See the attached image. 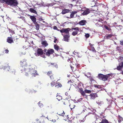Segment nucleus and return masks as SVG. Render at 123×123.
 Here are the masks:
<instances>
[{
	"mask_svg": "<svg viewBox=\"0 0 123 123\" xmlns=\"http://www.w3.org/2000/svg\"><path fill=\"white\" fill-rule=\"evenodd\" d=\"M20 65H21L20 68L22 72H24L25 73V75L28 77L31 75L32 77H35L37 75L36 70L33 69L31 68H25V67L27 66V60L25 59L20 61Z\"/></svg>",
	"mask_w": 123,
	"mask_h": 123,
	"instance_id": "nucleus-1",
	"label": "nucleus"
},
{
	"mask_svg": "<svg viewBox=\"0 0 123 123\" xmlns=\"http://www.w3.org/2000/svg\"><path fill=\"white\" fill-rule=\"evenodd\" d=\"M3 2L13 6H16L18 4L17 0H2Z\"/></svg>",
	"mask_w": 123,
	"mask_h": 123,
	"instance_id": "nucleus-2",
	"label": "nucleus"
},
{
	"mask_svg": "<svg viewBox=\"0 0 123 123\" xmlns=\"http://www.w3.org/2000/svg\"><path fill=\"white\" fill-rule=\"evenodd\" d=\"M10 67L8 65L6 66L1 65L0 66V69H3L4 70H6V71H10L11 72L15 73V70L13 69H11Z\"/></svg>",
	"mask_w": 123,
	"mask_h": 123,
	"instance_id": "nucleus-3",
	"label": "nucleus"
},
{
	"mask_svg": "<svg viewBox=\"0 0 123 123\" xmlns=\"http://www.w3.org/2000/svg\"><path fill=\"white\" fill-rule=\"evenodd\" d=\"M79 92H80L81 94L85 98H87V96L85 94V93H89L91 92V91L90 90H88L86 89H85L84 91H83V90L81 88H79Z\"/></svg>",
	"mask_w": 123,
	"mask_h": 123,
	"instance_id": "nucleus-4",
	"label": "nucleus"
},
{
	"mask_svg": "<svg viewBox=\"0 0 123 123\" xmlns=\"http://www.w3.org/2000/svg\"><path fill=\"white\" fill-rule=\"evenodd\" d=\"M83 11L84 12L81 13V15H85L88 14L90 12V11L89 9L87 8L86 9L85 7L84 10Z\"/></svg>",
	"mask_w": 123,
	"mask_h": 123,
	"instance_id": "nucleus-5",
	"label": "nucleus"
},
{
	"mask_svg": "<svg viewBox=\"0 0 123 123\" xmlns=\"http://www.w3.org/2000/svg\"><path fill=\"white\" fill-rule=\"evenodd\" d=\"M84 9L85 7H83L82 6L77 5V12L80 11L81 12L84 10Z\"/></svg>",
	"mask_w": 123,
	"mask_h": 123,
	"instance_id": "nucleus-6",
	"label": "nucleus"
},
{
	"mask_svg": "<svg viewBox=\"0 0 123 123\" xmlns=\"http://www.w3.org/2000/svg\"><path fill=\"white\" fill-rule=\"evenodd\" d=\"M44 117L42 116L40 117L39 119H36V121L37 122V123H42L44 121Z\"/></svg>",
	"mask_w": 123,
	"mask_h": 123,
	"instance_id": "nucleus-7",
	"label": "nucleus"
},
{
	"mask_svg": "<svg viewBox=\"0 0 123 123\" xmlns=\"http://www.w3.org/2000/svg\"><path fill=\"white\" fill-rule=\"evenodd\" d=\"M70 29L69 28L66 29L63 28L60 30L61 33H65L68 34L69 33V31L70 30Z\"/></svg>",
	"mask_w": 123,
	"mask_h": 123,
	"instance_id": "nucleus-8",
	"label": "nucleus"
},
{
	"mask_svg": "<svg viewBox=\"0 0 123 123\" xmlns=\"http://www.w3.org/2000/svg\"><path fill=\"white\" fill-rule=\"evenodd\" d=\"M111 74H109L106 75H104L102 79V80L104 81H105L109 78H110V77L111 76Z\"/></svg>",
	"mask_w": 123,
	"mask_h": 123,
	"instance_id": "nucleus-9",
	"label": "nucleus"
},
{
	"mask_svg": "<svg viewBox=\"0 0 123 123\" xmlns=\"http://www.w3.org/2000/svg\"><path fill=\"white\" fill-rule=\"evenodd\" d=\"M7 42L10 43H13V41L12 38L11 37H8L7 39Z\"/></svg>",
	"mask_w": 123,
	"mask_h": 123,
	"instance_id": "nucleus-10",
	"label": "nucleus"
},
{
	"mask_svg": "<svg viewBox=\"0 0 123 123\" xmlns=\"http://www.w3.org/2000/svg\"><path fill=\"white\" fill-rule=\"evenodd\" d=\"M30 18L34 23H35L36 22V18L35 16H30Z\"/></svg>",
	"mask_w": 123,
	"mask_h": 123,
	"instance_id": "nucleus-11",
	"label": "nucleus"
},
{
	"mask_svg": "<svg viewBox=\"0 0 123 123\" xmlns=\"http://www.w3.org/2000/svg\"><path fill=\"white\" fill-rule=\"evenodd\" d=\"M70 12V10L69 9H64L62 10V13L63 14H64L66 13H68Z\"/></svg>",
	"mask_w": 123,
	"mask_h": 123,
	"instance_id": "nucleus-12",
	"label": "nucleus"
},
{
	"mask_svg": "<svg viewBox=\"0 0 123 123\" xmlns=\"http://www.w3.org/2000/svg\"><path fill=\"white\" fill-rule=\"evenodd\" d=\"M50 54H36V56H40L41 57H42L43 58H45L47 56H50Z\"/></svg>",
	"mask_w": 123,
	"mask_h": 123,
	"instance_id": "nucleus-13",
	"label": "nucleus"
},
{
	"mask_svg": "<svg viewBox=\"0 0 123 123\" xmlns=\"http://www.w3.org/2000/svg\"><path fill=\"white\" fill-rule=\"evenodd\" d=\"M37 52V54H43V50L41 48H38Z\"/></svg>",
	"mask_w": 123,
	"mask_h": 123,
	"instance_id": "nucleus-14",
	"label": "nucleus"
},
{
	"mask_svg": "<svg viewBox=\"0 0 123 123\" xmlns=\"http://www.w3.org/2000/svg\"><path fill=\"white\" fill-rule=\"evenodd\" d=\"M54 52V51L53 49H48L46 54H53Z\"/></svg>",
	"mask_w": 123,
	"mask_h": 123,
	"instance_id": "nucleus-15",
	"label": "nucleus"
},
{
	"mask_svg": "<svg viewBox=\"0 0 123 123\" xmlns=\"http://www.w3.org/2000/svg\"><path fill=\"white\" fill-rule=\"evenodd\" d=\"M62 86V85L60 82H58L57 83H56L55 85V87L56 88H59L61 87Z\"/></svg>",
	"mask_w": 123,
	"mask_h": 123,
	"instance_id": "nucleus-16",
	"label": "nucleus"
},
{
	"mask_svg": "<svg viewBox=\"0 0 123 123\" xmlns=\"http://www.w3.org/2000/svg\"><path fill=\"white\" fill-rule=\"evenodd\" d=\"M86 22V20H82L79 22V24L80 25H85Z\"/></svg>",
	"mask_w": 123,
	"mask_h": 123,
	"instance_id": "nucleus-17",
	"label": "nucleus"
},
{
	"mask_svg": "<svg viewBox=\"0 0 123 123\" xmlns=\"http://www.w3.org/2000/svg\"><path fill=\"white\" fill-rule=\"evenodd\" d=\"M29 11L33 13L36 14H37V13L36 11L32 8H30V9Z\"/></svg>",
	"mask_w": 123,
	"mask_h": 123,
	"instance_id": "nucleus-18",
	"label": "nucleus"
},
{
	"mask_svg": "<svg viewBox=\"0 0 123 123\" xmlns=\"http://www.w3.org/2000/svg\"><path fill=\"white\" fill-rule=\"evenodd\" d=\"M69 36L68 35H66L64 37V40L65 41H67L68 40V38Z\"/></svg>",
	"mask_w": 123,
	"mask_h": 123,
	"instance_id": "nucleus-19",
	"label": "nucleus"
},
{
	"mask_svg": "<svg viewBox=\"0 0 123 123\" xmlns=\"http://www.w3.org/2000/svg\"><path fill=\"white\" fill-rule=\"evenodd\" d=\"M41 44L44 46L46 47L48 45V44L47 43L46 41H42L41 43Z\"/></svg>",
	"mask_w": 123,
	"mask_h": 123,
	"instance_id": "nucleus-20",
	"label": "nucleus"
},
{
	"mask_svg": "<svg viewBox=\"0 0 123 123\" xmlns=\"http://www.w3.org/2000/svg\"><path fill=\"white\" fill-rule=\"evenodd\" d=\"M53 74L52 71V70L49 71L47 73V75L49 76H50Z\"/></svg>",
	"mask_w": 123,
	"mask_h": 123,
	"instance_id": "nucleus-21",
	"label": "nucleus"
},
{
	"mask_svg": "<svg viewBox=\"0 0 123 123\" xmlns=\"http://www.w3.org/2000/svg\"><path fill=\"white\" fill-rule=\"evenodd\" d=\"M96 26L98 27L102 26L103 25V23L99 21L98 23L96 24Z\"/></svg>",
	"mask_w": 123,
	"mask_h": 123,
	"instance_id": "nucleus-22",
	"label": "nucleus"
},
{
	"mask_svg": "<svg viewBox=\"0 0 123 123\" xmlns=\"http://www.w3.org/2000/svg\"><path fill=\"white\" fill-rule=\"evenodd\" d=\"M96 94H90V96L91 97V98L92 99H94L95 97H96Z\"/></svg>",
	"mask_w": 123,
	"mask_h": 123,
	"instance_id": "nucleus-23",
	"label": "nucleus"
},
{
	"mask_svg": "<svg viewBox=\"0 0 123 123\" xmlns=\"http://www.w3.org/2000/svg\"><path fill=\"white\" fill-rule=\"evenodd\" d=\"M77 13L76 12H72L70 15V17L71 18H72L74 17V14L76 13Z\"/></svg>",
	"mask_w": 123,
	"mask_h": 123,
	"instance_id": "nucleus-24",
	"label": "nucleus"
},
{
	"mask_svg": "<svg viewBox=\"0 0 123 123\" xmlns=\"http://www.w3.org/2000/svg\"><path fill=\"white\" fill-rule=\"evenodd\" d=\"M104 77V75L101 74H99L98 75V77L99 79L100 80H102V79Z\"/></svg>",
	"mask_w": 123,
	"mask_h": 123,
	"instance_id": "nucleus-25",
	"label": "nucleus"
},
{
	"mask_svg": "<svg viewBox=\"0 0 123 123\" xmlns=\"http://www.w3.org/2000/svg\"><path fill=\"white\" fill-rule=\"evenodd\" d=\"M35 25L36 29L37 30H38L39 29V25L38 24L37 22H36L35 23H34Z\"/></svg>",
	"mask_w": 123,
	"mask_h": 123,
	"instance_id": "nucleus-26",
	"label": "nucleus"
},
{
	"mask_svg": "<svg viewBox=\"0 0 123 123\" xmlns=\"http://www.w3.org/2000/svg\"><path fill=\"white\" fill-rule=\"evenodd\" d=\"M70 67L72 69V70L73 71V72H74V73L75 74V72L76 70V68H74V67H73L72 66H71Z\"/></svg>",
	"mask_w": 123,
	"mask_h": 123,
	"instance_id": "nucleus-27",
	"label": "nucleus"
},
{
	"mask_svg": "<svg viewBox=\"0 0 123 123\" xmlns=\"http://www.w3.org/2000/svg\"><path fill=\"white\" fill-rule=\"evenodd\" d=\"M69 106L71 109H74V107L75 106L72 103L70 104L69 105Z\"/></svg>",
	"mask_w": 123,
	"mask_h": 123,
	"instance_id": "nucleus-28",
	"label": "nucleus"
},
{
	"mask_svg": "<svg viewBox=\"0 0 123 123\" xmlns=\"http://www.w3.org/2000/svg\"><path fill=\"white\" fill-rule=\"evenodd\" d=\"M52 82L50 83L51 86L53 87L55 86V83L54 81H52Z\"/></svg>",
	"mask_w": 123,
	"mask_h": 123,
	"instance_id": "nucleus-29",
	"label": "nucleus"
},
{
	"mask_svg": "<svg viewBox=\"0 0 123 123\" xmlns=\"http://www.w3.org/2000/svg\"><path fill=\"white\" fill-rule=\"evenodd\" d=\"M49 77L50 78L51 80L52 81H55V80H54L55 78L54 74L52 75L49 76Z\"/></svg>",
	"mask_w": 123,
	"mask_h": 123,
	"instance_id": "nucleus-30",
	"label": "nucleus"
},
{
	"mask_svg": "<svg viewBox=\"0 0 123 123\" xmlns=\"http://www.w3.org/2000/svg\"><path fill=\"white\" fill-rule=\"evenodd\" d=\"M99 123H108L106 119H104L102 120L101 122Z\"/></svg>",
	"mask_w": 123,
	"mask_h": 123,
	"instance_id": "nucleus-31",
	"label": "nucleus"
},
{
	"mask_svg": "<svg viewBox=\"0 0 123 123\" xmlns=\"http://www.w3.org/2000/svg\"><path fill=\"white\" fill-rule=\"evenodd\" d=\"M55 49L58 51L59 49V47L57 45H54Z\"/></svg>",
	"mask_w": 123,
	"mask_h": 123,
	"instance_id": "nucleus-32",
	"label": "nucleus"
},
{
	"mask_svg": "<svg viewBox=\"0 0 123 123\" xmlns=\"http://www.w3.org/2000/svg\"><path fill=\"white\" fill-rule=\"evenodd\" d=\"M94 86L95 87H97L98 88H101V85H94Z\"/></svg>",
	"mask_w": 123,
	"mask_h": 123,
	"instance_id": "nucleus-33",
	"label": "nucleus"
},
{
	"mask_svg": "<svg viewBox=\"0 0 123 123\" xmlns=\"http://www.w3.org/2000/svg\"><path fill=\"white\" fill-rule=\"evenodd\" d=\"M112 36V35L110 34L107 36L106 37L107 39H108L111 38Z\"/></svg>",
	"mask_w": 123,
	"mask_h": 123,
	"instance_id": "nucleus-34",
	"label": "nucleus"
},
{
	"mask_svg": "<svg viewBox=\"0 0 123 123\" xmlns=\"http://www.w3.org/2000/svg\"><path fill=\"white\" fill-rule=\"evenodd\" d=\"M62 101L63 102L64 105H66L67 104L66 102L67 101V100H66L63 99L62 100Z\"/></svg>",
	"mask_w": 123,
	"mask_h": 123,
	"instance_id": "nucleus-35",
	"label": "nucleus"
},
{
	"mask_svg": "<svg viewBox=\"0 0 123 123\" xmlns=\"http://www.w3.org/2000/svg\"><path fill=\"white\" fill-rule=\"evenodd\" d=\"M122 67L121 65L120 64L117 67V69L118 70H120L121 69Z\"/></svg>",
	"mask_w": 123,
	"mask_h": 123,
	"instance_id": "nucleus-36",
	"label": "nucleus"
},
{
	"mask_svg": "<svg viewBox=\"0 0 123 123\" xmlns=\"http://www.w3.org/2000/svg\"><path fill=\"white\" fill-rule=\"evenodd\" d=\"M121 79H117V80H116V82H118V84H119V83H121Z\"/></svg>",
	"mask_w": 123,
	"mask_h": 123,
	"instance_id": "nucleus-37",
	"label": "nucleus"
},
{
	"mask_svg": "<svg viewBox=\"0 0 123 123\" xmlns=\"http://www.w3.org/2000/svg\"><path fill=\"white\" fill-rule=\"evenodd\" d=\"M63 112H62V113L60 114H59L60 116H64L65 114V113L64 112V111H62Z\"/></svg>",
	"mask_w": 123,
	"mask_h": 123,
	"instance_id": "nucleus-38",
	"label": "nucleus"
},
{
	"mask_svg": "<svg viewBox=\"0 0 123 123\" xmlns=\"http://www.w3.org/2000/svg\"><path fill=\"white\" fill-rule=\"evenodd\" d=\"M9 31L11 33H12L13 34H14L15 32H14V31H13L12 30H11L10 29H9Z\"/></svg>",
	"mask_w": 123,
	"mask_h": 123,
	"instance_id": "nucleus-39",
	"label": "nucleus"
},
{
	"mask_svg": "<svg viewBox=\"0 0 123 123\" xmlns=\"http://www.w3.org/2000/svg\"><path fill=\"white\" fill-rule=\"evenodd\" d=\"M72 34L73 36H75L77 34V32L73 31L72 33Z\"/></svg>",
	"mask_w": 123,
	"mask_h": 123,
	"instance_id": "nucleus-40",
	"label": "nucleus"
},
{
	"mask_svg": "<svg viewBox=\"0 0 123 123\" xmlns=\"http://www.w3.org/2000/svg\"><path fill=\"white\" fill-rule=\"evenodd\" d=\"M85 36L86 38H88L90 36V35L89 34L87 33L85 34Z\"/></svg>",
	"mask_w": 123,
	"mask_h": 123,
	"instance_id": "nucleus-41",
	"label": "nucleus"
},
{
	"mask_svg": "<svg viewBox=\"0 0 123 123\" xmlns=\"http://www.w3.org/2000/svg\"><path fill=\"white\" fill-rule=\"evenodd\" d=\"M90 80L91 82L94 81V80L91 77V76L90 77Z\"/></svg>",
	"mask_w": 123,
	"mask_h": 123,
	"instance_id": "nucleus-42",
	"label": "nucleus"
},
{
	"mask_svg": "<svg viewBox=\"0 0 123 123\" xmlns=\"http://www.w3.org/2000/svg\"><path fill=\"white\" fill-rule=\"evenodd\" d=\"M91 49L93 51L95 52L96 51L94 48L93 47H92Z\"/></svg>",
	"mask_w": 123,
	"mask_h": 123,
	"instance_id": "nucleus-43",
	"label": "nucleus"
},
{
	"mask_svg": "<svg viewBox=\"0 0 123 123\" xmlns=\"http://www.w3.org/2000/svg\"><path fill=\"white\" fill-rule=\"evenodd\" d=\"M105 28L107 30H110L109 28L107 26H105Z\"/></svg>",
	"mask_w": 123,
	"mask_h": 123,
	"instance_id": "nucleus-44",
	"label": "nucleus"
},
{
	"mask_svg": "<svg viewBox=\"0 0 123 123\" xmlns=\"http://www.w3.org/2000/svg\"><path fill=\"white\" fill-rule=\"evenodd\" d=\"M38 105H39L40 106H42V105H43V104H41L40 103V102H39L38 103Z\"/></svg>",
	"mask_w": 123,
	"mask_h": 123,
	"instance_id": "nucleus-45",
	"label": "nucleus"
},
{
	"mask_svg": "<svg viewBox=\"0 0 123 123\" xmlns=\"http://www.w3.org/2000/svg\"><path fill=\"white\" fill-rule=\"evenodd\" d=\"M9 52V50L8 49H6L5 50V53H8Z\"/></svg>",
	"mask_w": 123,
	"mask_h": 123,
	"instance_id": "nucleus-46",
	"label": "nucleus"
},
{
	"mask_svg": "<svg viewBox=\"0 0 123 123\" xmlns=\"http://www.w3.org/2000/svg\"><path fill=\"white\" fill-rule=\"evenodd\" d=\"M72 31H73V30H77V27H75V28H72L71 29Z\"/></svg>",
	"mask_w": 123,
	"mask_h": 123,
	"instance_id": "nucleus-47",
	"label": "nucleus"
},
{
	"mask_svg": "<svg viewBox=\"0 0 123 123\" xmlns=\"http://www.w3.org/2000/svg\"><path fill=\"white\" fill-rule=\"evenodd\" d=\"M53 28L55 30H57V27L56 26H54V27Z\"/></svg>",
	"mask_w": 123,
	"mask_h": 123,
	"instance_id": "nucleus-48",
	"label": "nucleus"
},
{
	"mask_svg": "<svg viewBox=\"0 0 123 123\" xmlns=\"http://www.w3.org/2000/svg\"><path fill=\"white\" fill-rule=\"evenodd\" d=\"M57 40V39L55 38L54 41V42L55 43H56V41Z\"/></svg>",
	"mask_w": 123,
	"mask_h": 123,
	"instance_id": "nucleus-49",
	"label": "nucleus"
},
{
	"mask_svg": "<svg viewBox=\"0 0 123 123\" xmlns=\"http://www.w3.org/2000/svg\"><path fill=\"white\" fill-rule=\"evenodd\" d=\"M119 117L120 118V119H121L122 120H123V118L121 117V116H119Z\"/></svg>",
	"mask_w": 123,
	"mask_h": 123,
	"instance_id": "nucleus-50",
	"label": "nucleus"
},
{
	"mask_svg": "<svg viewBox=\"0 0 123 123\" xmlns=\"http://www.w3.org/2000/svg\"><path fill=\"white\" fill-rule=\"evenodd\" d=\"M78 83V86H81L82 85V84L81 83H79V82Z\"/></svg>",
	"mask_w": 123,
	"mask_h": 123,
	"instance_id": "nucleus-51",
	"label": "nucleus"
},
{
	"mask_svg": "<svg viewBox=\"0 0 123 123\" xmlns=\"http://www.w3.org/2000/svg\"><path fill=\"white\" fill-rule=\"evenodd\" d=\"M68 61L70 63L72 62L70 60V59H68Z\"/></svg>",
	"mask_w": 123,
	"mask_h": 123,
	"instance_id": "nucleus-52",
	"label": "nucleus"
},
{
	"mask_svg": "<svg viewBox=\"0 0 123 123\" xmlns=\"http://www.w3.org/2000/svg\"><path fill=\"white\" fill-rule=\"evenodd\" d=\"M120 43L121 45H123V41H121Z\"/></svg>",
	"mask_w": 123,
	"mask_h": 123,
	"instance_id": "nucleus-53",
	"label": "nucleus"
},
{
	"mask_svg": "<svg viewBox=\"0 0 123 123\" xmlns=\"http://www.w3.org/2000/svg\"><path fill=\"white\" fill-rule=\"evenodd\" d=\"M120 64L121 65L122 67H123V62H122Z\"/></svg>",
	"mask_w": 123,
	"mask_h": 123,
	"instance_id": "nucleus-54",
	"label": "nucleus"
},
{
	"mask_svg": "<svg viewBox=\"0 0 123 123\" xmlns=\"http://www.w3.org/2000/svg\"><path fill=\"white\" fill-rule=\"evenodd\" d=\"M78 2H79V3H80L81 2V0H79V1H77V3Z\"/></svg>",
	"mask_w": 123,
	"mask_h": 123,
	"instance_id": "nucleus-55",
	"label": "nucleus"
},
{
	"mask_svg": "<svg viewBox=\"0 0 123 123\" xmlns=\"http://www.w3.org/2000/svg\"><path fill=\"white\" fill-rule=\"evenodd\" d=\"M89 44L90 45V46L92 48V46L93 45L91 43H90Z\"/></svg>",
	"mask_w": 123,
	"mask_h": 123,
	"instance_id": "nucleus-56",
	"label": "nucleus"
},
{
	"mask_svg": "<svg viewBox=\"0 0 123 123\" xmlns=\"http://www.w3.org/2000/svg\"><path fill=\"white\" fill-rule=\"evenodd\" d=\"M50 64H51V65H54V64H55V63H50Z\"/></svg>",
	"mask_w": 123,
	"mask_h": 123,
	"instance_id": "nucleus-57",
	"label": "nucleus"
},
{
	"mask_svg": "<svg viewBox=\"0 0 123 123\" xmlns=\"http://www.w3.org/2000/svg\"><path fill=\"white\" fill-rule=\"evenodd\" d=\"M71 82V80H70V81H68V83H69V82Z\"/></svg>",
	"mask_w": 123,
	"mask_h": 123,
	"instance_id": "nucleus-58",
	"label": "nucleus"
},
{
	"mask_svg": "<svg viewBox=\"0 0 123 123\" xmlns=\"http://www.w3.org/2000/svg\"><path fill=\"white\" fill-rule=\"evenodd\" d=\"M47 49H44V52H46V51H47Z\"/></svg>",
	"mask_w": 123,
	"mask_h": 123,
	"instance_id": "nucleus-59",
	"label": "nucleus"
},
{
	"mask_svg": "<svg viewBox=\"0 0 123 123\" xmlns=\"http://www.w3.org/2000/svg\"><path fill=\"white\" fill-rule=\"evenodd\" d=\"M120 59H121V60H123V57H120Z\"/></svg>",
	"mask_w": 123,
	"mask_h": 123,
	"instance_id": "nucleus-60",
	"label": "nucleus"
},
{
	"mask_svg": "<svg viewBox=\"0 0 123 123\" xmlns=\"http://www.w3.org/2000/svg\"><path fill=\"white\" fill-rule=\"evenodd\" d=\"M97 102V103L98 104V105H99V102Z\"/></svg>",
	"mask_w": 123,
	"mask_h": 123,
	"instance_id": "nucleus-61",
	"label": "nucleus"
},
{
	"mask_svg": "<svg viewBox=\"0 0 123 123\" xmlns=\"http://www.w3.org/2000/svg\"><path fill=\"white\" fill-rule=\"evenodd\" d=\"M77 32H78V31H79V29H78V27H77Z\"/></svg>",
	"mask_w": 123,
	"mask_h": 123,
	"instance_id": "nucleus-62",
	"label": "nucleus"
},
{
	"mask_svg": "<svg viewBox=\"0 0 123 123\" xmlns=\"http://www.w3.org/2000/svg\"><path fill=\"white\" fill-rule=\"evenodd\" d=\"M96 56H98V57H99V55L98 54L97 55H96Z\"/></svg>",
	"mask_w": 123,
	"mask_h": 123,
	"instance_id": "nucleus-63",
	"label": "nucleus"
},
{
	"mask_svg": "<svg viewBox=\"0 0 123 123\" xmlns=\"http://www.w3.org/2000/svg\"><path fill=\"white\" fill-rule=\"evenodd\" d=\"M85 76H86L87 77H88V76H87L86 75V74H85Z\"/></svg>",
	"mask_w": 123,
	"mask_h": 123,
	"instance_id": "nucleus-64",
	"label": "nucleus"
}]
</instances>
